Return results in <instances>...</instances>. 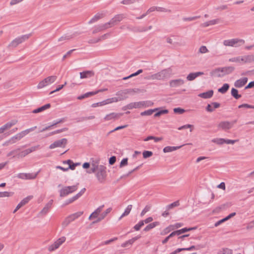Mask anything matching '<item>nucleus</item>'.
Masks as SVG:
<instances>
[{
    "label": "nucleus",
    "instance_id": "1",
    "mask_svg": "<svg viewBox=\"0 0 254 254\" xmlns=\"http://www.w3.org/2000/svg\"><path fill=\"white\" fill-rule=\"evenodd\" d=\"M172 74V69L169 67L151 75L150 79L153 80H164L169 78Z\"/></svg>",
    "mask_w": 254,
    "mask_h": 254
},
{
    "label": "nucleus",
    "instance_id": "2",
    "mask_svg": "<svg viewBox=\"0 0 254 254\" xmlns=\"http://www.w3.org/2000/svg\"><path fill=\"white\" fill-rule=\"evenodd\" d=\"M234 69V67L231 66L218 67L213 70L212 71V74L218 77H222L231 73Z\"/></svg>",
    "mask_w": 254,
    "mask_h": 254
},
{
    "label": "nucleus",
    "instance_id": "3",
    "mask_svg": "<svg viewBox=\"0 0 254 254\" xmlns=\"http://www.w3.org/2000/svg\"><path fill=\"white\" fill-rule=\"evenodd\" d=\"M31 34H29L16 37L8 44V48H15L17 47L19 44L28 40Z\"/></svg>",
    "mask_w": 254,
    "mask_h": 254
},
{
    "label": "nucleus",
    "instance_id": "4",
    "mask_svg": "<svg viewBox=\"0 0 254 254\" xmlns=\"http://www.w3.org/2000/svg\"><path fill=\"white\" fill-rule=\"evenodd\" d=\"M36 128H37V126H34L16 134L9 140L8 142L10 143H15L17 140H20L24 136L28 134L30 132L34 131Z\"/></svg>",
    "mask_w": 254,
    "mask_h": 254
},
{
    "label": "nucleus",
    "instance_id": "5",
    "mask_svg": "<svg viewBox=\"0 0 254 254\" xmlns=\"http://www.w3.org/2000/svg\"><path fill=\"white\" fill-rule=\"evenodd\" d=\"M57 79V76L56 75L49 76L41 80L37 85V87L38 89H42L53 83Z\"/></svg>",
    "mask_w": 254,
    "mask_h": 254
},
{
    "label": "nucleus",
    "instance_id": "6",
    "mask_svg": "<svg viewBox=\"0 0 254 254\" xmlns=\"http://www.w3.org/2000/svg\"><path fill=\"white\" fill-rule=\"evenodd\" d=\"M83 211H79L72 214L66 217L62 223V226L64 228L67 227L70 223L77 219L83 214Z\"/></svg>",
    "mask_w": 254,
    "mask_h": 254
},
{
    "label": "nucleus",
    "instance_id": "7",
    "mask_svg": "<svg viewBox=\"0 0 254 254\" xmlns=\"http://www.w3.org/2000/svg\"><path fill=\"white\" fill-rule=\"evenodd\" d=\"M245 41L243 39L235 38L230 40H225L223 41V44L225 46L237 47L245 44Z\"/></svg>",
    "mask_w": 254,
    "mask_h": 254
},
{
    "label": "nucleus",
    "instance_id": "8",
    "mask_svg": "<svg viewBox=\"0 0 254 254\" xmlns=\"http://www.w3.org/2000/svg\"><path fill=\"white\" fill-rule=\"evenodd\" d=\"M78 189L77 185L64 187L60 190V196L64 197L76 191Z\"/></svg>",
    "mask_w": 254,
    "mask_h": 254
},
{
    "label": "nucleus",
    "instance_id": "9",
    "mask_svg": "<svg viewBox=\"0 0 254 254\" xmlns=\"http://www.w3.org/2000/svg\"><path fill=\"white\" fill-rule=\"evenodd\" d=\"M96 176L100 183H103L106 177V167L103 165L99 166Z\"/></svg>",
    "mask_w": 254,
    "mask_h": 254
},
{
    "label": "nucleus",
    "instance_id": "10",
    "mask_svg": "<svg viewBox=\"0 0 254 254\" xmlns=\"http://www.w3.org/2000/svg\"><path fill=\"white\" fill-rule=\"evenodd\" d=\"M66 238L65 237H62L58 239L54 244L48 247V250L50 252L54 251L59 248L65 241Z\"/></svg>",
    "mask_w": 254,
    "mask_h": 254
},
{
    "label": "nucleus",
    "instance_id": "11",
    "mask_svg": "<svg viewBox=\"0 0 254 254\" xmlns=\"http://www.w3.org/2000/svg\"><path fill=\"white\" fill-rule=\"evenodd\" d=\"M237 120H234L231 122L223 121L221 122L218 125V127L223 130H228L231 128L234 124L237 123Z\"/></svg>",
    "mask_w": 254,
    "mask_h": 254
},
{
    "label": "nucleus",
    "instance_id": "12",
    "mask_svg": "<svg viewBox=\"0 0 254 254\" xmlns=\"http://www.w3.org/2000/svg\"><path fill=\"white\" fill-rule=\"evenodd\" d=\"M39 173V172H37V173H21L17 174V177L23 180H34L35 179L38 174Z\"/></svg>",
    "mask_w": 254,
    "mask_h": 254
},
{
    "label": "nucleus",
    "instance_id": "13",
    "mask_svg": "<svg viewBox=\"0 0 254 254\" xmlns=\"http://www.w3.org/2000/svg\"><path fill=\"white\" fill-rule=\"evenodd\" d=\"M67 142V140L66 138H62L60 140H56L54 143H52L49 146V148L51 149H54L56 147H64Z\"/></svg>",
    "mask_w": 254,
    "mask_h": 254
},
{
    "label": "nucleus",
    "instance_id": "14",
    "mask_svg": "<svg viewBox=\"0 0 254 254\" xmlns=\"http://www.w3.org/2000/svg\"><path fill=\"white\" fill-rule=\"evenodd\" d=\"M124 18H125L124 15L123 14L116 15L113 18H112L109 23L111 27H113L118 24L120 21H121Z\"/></svg>",
    "mask_w": 254,
    "mask_h": 254
},
{
    "label": "nucleus",
    "instance_id": "15",
    "mask_svg": "<svg viewBox=\"0 0 254 254\" xmlns=\"http://www.w3.org/2000/svg\"><path fill=\"white\" fill-rule=\"evenodd\" d=\"M18 123L17 120H12L11 121L7 122L5 125L0 127V134L2 133L5 130L11 128L13 126L16 125Z\"/></svg>",
    "mask_w": 254,
    "mask_h": 254
},
{
    "label": "nucleus",
    "instance_id": "16",
    "mask_svg": "<svg viewBox=\"0 0 254 254\" xmlns=\"http://www.w3.org/2000/svg\"><path fill=\"white\" fill-rule=\"evenodd\" d=\"M53 200L51 199L44 207V208L41 210V211L39 213L38 216H44L46 215L49 210H50L52 206L53 205Z\"/></svg>",
    "mask_w": 254,
    "mask_h": 254
},
{
    "label": "nucleus",
    "instance_id": "17",
    "mask_svg": "<svg viewBox=\"0 0 254 254\" xmlns=\"http://www.w3.org/2000/svg\"><path fill=\"white\" fill-rule=\"evenodd\" d=\"M123 113H111L107 115L104 118L105 121H109L112 120H117L119 119L122 115Z\"/></svg>",
    "mask_w": 254,
    "mask_h": 254
},
{
    "label": "nucleus",
    "instance_id": "18",
    "mask_svg": "<svg viewBox=\"0 0 254 254\" xmlns=\"http://www.w3.org/2000/svg\"><path fill=\"white\" fill-rule=\"evenodd\" d=\"M33 198L32 195H29L24 199H23L20 203L16 206L15 209L14 210L13 213H15L19 208L27 204L32 198Z\"/></svg>",
    "mask_w": 254,
    "mask_h": 254
},
{
    "label": "nucleus",
    "instance_id": "19",
    "mask_svg": "<svg viewBox=\"0 0 254 254\" xmlns=\"http://www.w3.org/2000/svg\"><path fill=\"white\" fill-rule=\"evenodd\" d=\"M247 77H243L235 81L234 86L236 88H241L243 87L248 82Z\"/></svg>",
    "mask_w": 254,
    "mask_h": 254
},
{
    "label": "nucleus",
    "instance_id": "20",
    "mask_svg": "<svg viewBox=\"0 0 254 254\" xmlns=\"http://www.w3.org/2000/svg\"><path fill=\"white\" fill-rule=\"evenodd\" d=\"M134 108H140L143 107L149 106L153 104V103L151 102H145V101H140L137 102H133Z\"/></svg>",
    "mask_w": 254,
    "mask_h": 254
},
{
    "label": "nucleus",
    "instance_id": "21",
    "mask_svg": "<svg viewBox=\"0 0 254 254\" xmlns=\"http://www.w3.org/2000/svg\"><path fill=\"white\" fill-rule=\"evenodd\" d=\"M170 86L172 87H176L184 83V81L182 79L172 80L170 81Z\"/></svg>",
    "mask_w": 254,
    "mask_h": 254
},
{
    "label": "nucleus",
    "instance_id": "22",
    "mask_svg": "<svg viewBox=\"0 0 254 254\" xmlns=\"http://www.w3.org/2000/svg\"><path fill=\"white\" fill-rule=\"evenodd\" d=\"M219 21L220 20L219 19L211 20L205 22H204L203 23H201L200 24V26L203 28L207 27L210 25H213L218 23L219 22Z\"/></svg>",
    "mask_w": 254,
    "mask_h": 254
},
{
    "label": "nucleus",
    "instance_id": "23",
    "mask_svg": "<svg viewBox=\"0 0 254 254\" xmlns=\"http://www.w3.org/2000/svg\"><path fill=\"white\" fill-rule=\"evenodd\" d=\"M94 73L92 70H87L80 73V77L81 79L87 78L94 76Z\"/></svg>",
    "mask_w": 254,
    "mask_h": 254
},
{
    "label": "nucleus",
    "instance_id": "24",
    "mask_svg": "<svg viewBox=\"0 0 254 254\" xmlns=\"http://www.w3.org/2000/svg\"><path fill=\"white\" fill-rule=\"evenodd\" d=\"M204 74L203 72L199 71L196 72L190 73L187 77V79L189 81L194 80L197 76L202 75Z\"/></svg>",
    "mask_w": 254,
    "mask_h": 254
},
{
    "label": "nucleus",
    "instance_id": "25",
    "mask_svg": "<svg viewBox=\"0 0 254 254\" xmlns=\"http://www.w3.org/2000/svg\"><path fill=\"white\" fill-rule=\"evenodd\" d=\"M112 210V208L111 207H110V208H108V209H107L103 213H102V214L101 215V216L100 217L98 218V219L96 221H93L92 223L94 224V223H98V222L101 221L102 219H103L106 216V215L108 213L111 212Z\"/></svg>",
    "mask_w": 254,
    "mask_h": 254
},
{
    "label": "nucleus",
    "instance_id": "26",
    "mask_svg": "<svg viewBox=\"0 0 254 254\" xmlns=\"http://www.w3.org/2000/svg\"><path fill=\"white\" fill-rule=\"evenodd\" d=\"M213 95V91L212 90H209L207 92L200 93L198 96L204 99L210 98Z\"/></svg>",
    "mask_w": 254,
    "mask_h": 254
},
{
    "label": "nucleus",
    "instance_id": "27",
    "mask_svg": "<svg viewBox=\"0 0 254 254\" xmlns=\"http://www.w3.org/2000/svg\"><path fill=\"white\" fill-rule=\"evenodd\" d=\"M183 226V224L181 223H177L175 224L174 225H170L169 226H168V227H167L165 229V231H166L165 233H167L169 232V231H170L171 230H173L175 229H178L179 228H180Z\"/></svg>",
    "mask_w": 254,
    "mask_h": 254
},
{
    "label": "nucleus",
    "instance_id": "28",
    "mask_svg": "<svg viewBox=\"0 0 254 254\" xmlns=\"http://www.w3.org/2000/svg\"><path fill=\"white\" fill-rule=\"evenodd\" d=\"M104 16V14L102 13H98L96 14H95L89 21V23H92L94 22H95L97 21L98 20L103 18Z\"/></svg>",
    "mask_w": 254,
    "mask_h": 254
},
{
    "label": "nucleus",
    "instance_id": "29",
    "mask_svg": "<svg viewBox=\"0 0 254 254\" xmlns=\"http://www.w3.org/2000/svg\"><path fill=\"white\" fill-rule=\"evenodd\" d=\"M50 107H51V104L48 103V104H47L41 107H39L36 109L32 111V113H34V114L40 113V112H41L46 110V109L50 108Z\"/></svg>",
    "mask_w": 254,
    "mask_h": 254
},
{
    "label": "nucleus",
    "instance_id": "30",
    "mask_svg": "<svg viewBox=\"0 0 254 254\" xmlns=\"http://www.w3.org/2000/svg\"><path fill=\"white\" fill-rule=\"evenodd\" d=\"M64 121V119H60L58 121H57V122H55L53 123V124L51 125L50 126L46 127H45L43 128L42 129L40 130L39 132H43V131H45L46 130H49L50 128H51L53 126H55V125H57V124H58L59 123H62Z\"/></svg>",
    "mask_w": 254,
    "mask_h": 254
},
{
    "label": "nucleus",
    "instance_id": "31",
    "mask_svg": "<svg viewBox=\"0 0 254 254\" xmlns=\"http://www.w3.org/2000/svg\"><path fill=\"white\" fill-rule=\"evenodd\" d=\"M183 146V145H181L179 146H166L164 148L163 152L164 153L172 152L180 148Z\"/></svg>",
    "mask_w": 254,
    "mask_h": 254
},
{
    "label": "nucleus",
    "instance_id": "32",
    "mask_svg": "<svg viewBox=\"0 0 254 254\" xmlns=\"http://www.w3.org/2000/svg\"><path fill=\"white\" fill-rule=\"evenodd\" d=\"M96 94H97V92H89L83 95L78 96L77 99L78 100H82L84 98H88L91 96L94 95Z\"/></svg>",
    "mask_w": 254,
    "mask_h": 254
},
{
    "label": "nucleus",
    "instance_id": "33",
    "mask_svg": "<svg viewBox=\"0 0 254 254\" xmlns=\"http://www.w3.org/2000/svg\"><path fill=\"white\" fill-rule=\"evenodd\" d=\"M132 208V205L131 204H129L127 205V206L126 207L124 212L122 214V215L120 217L119 220H120L123 217L128 215L130 212L131 211Z\"/></svg>",
    "mask_w": 254,
    "mask_h": 254
},
{
    "label": "nucleus",
    "instance_id": "34",
    "mask_svg": "<svg viewBox=\"0 0 254 254\" xmlns=\"http://www.w3.org/2000/svg\"><path fill=\"white\" fill-rule=\"evenodd\" d=\"M127 97H113L111 98H109L107 99L108 104L112 103L113 102H117L118 101H122L125 99H126Z\"/></svg>",
    "mask_w": 254,
    "mask_h": 254
},
{
    "label": "nucleus",
    "instance_id": "35",
    "mask_svg": "<svg viewBox=\"0 0 254 254\" xmlns=\"http://www.w3.org/2000/svg\"><path fill=\"white\" fill-rule=\"evenodd\" d=\"M159 224V222H154L152 223H150L148 225H147L143 229V230L145 232L149 231L151 229L154 228L156 226H158Z\"/></svg>",
    "mask_w": 254,
    "mask_h": 254
},
{
    "label": "nucleus",
    "instance_id": "36",
    "mask_svg": "<svg viewBox=\"0 0 254 254\" xmlns=\"http://www.w3.org/2000/svg\"><path fill=\"white\" fill-rule=\"evenodd\" d=\"M217 254H233V251L227 248H222L219 250Z\"/></svg>",
    "mask_w": 254,
    "mask_h": 254
},
{
    "label": "nucleus",
    "instance_id": "37",
    "mask_svg": "<svg viewBox=\"0 0 254 254\" xmlns=\"http://www.w3.org/2000/svg\"><path fill=\"white\" fill-rule=\"evenodd\" d=\"M243 63H253V55H248L242 56Z\"/></svg>",
    "mask_w": 254,
    "mask_h": 254
},
{
    "label": "nucleus",
    "instance_id": "38",
    "mask_svg": "<svg viewBox=\"0 0 254 254\" xmlns=\"http://www.w3.org/2000/svg\"><path fill=\"white\" fill-rule=\"evenodd\" d=\"M229 84L225 83L223 85L222 87L218 89V91L222 94H225L229 88Z\"/></svg>",
    "mask_w": 254,
    "mask_h": 254
},
{
    "label": "nucleus",
    "instance_id": "39",
    "mask_svg": "<svg viewBox=\"0 0 254 254\" xmlns=\"http://www.w3.org/2000/svg\"><path fill=\"white\" fill-rule=\"evenodd\" d=\"M231 95L236 99H240L242 96L241 94H238V90L234 88L231 89Z\"/></svg>",
    "mask_w": 254,
    "mask_h": 254
},
{
    "label": "nucleus",
    "instance_id": "40",
    "mask_svg": "<svg viewBox=\"0 0 254 254\" xmlns=\"http://www.w3.org/2000/svg\"><path fill=\"white\" fill-rule=\"evenodd\" d=\"M104 206V205L99 206L92 213V215L93 216V218H97L98 217L100 213L102 211Z\"/></svg>",
    "mask_w": 254,
    "mask_h": 254
},
{
    "label": "nucleus",
    "instance_id": "41",
    "mask_svg": "<svg viewBox=\"0 0 254 254\" xmlns=\"http://www.w3.org/2000/svg\"><path fill=\"white\" fill-rule=\"evenodd\" d=\"M158 109H149L146 111H145L144 112H142L140 113L141 116H150L151 115L153 112H154L155 111L157 110Z\"/></svg>",
    "mask_w": 254,
    "mask_h": 254
},
{
    "label": "nucleus",
    "instance_id": "42",
    "mask_svg": "<svg viewBox=\"0 0 254 254\" xmlns=\"http://www.w3.org/2000/svg\"><path fill=\"white\" fill-rule=\"evenodd\" d=\"M196 229V227H190V228H184L178 230V232L179 233V234L181 235L182 234L186 233L188 231H190L191 230H195Z\"/></svg>",
    "mask_w": 254,
    "mask_h": 254
},
{
    "label": "nucleus",
    "instance_id": "43",
    "mask_svg": "<svg viewBox=\"0 0 254 254\" xmlns=\"http://www.w3.org/2000/svg\"><path fill=\"white\" fill-rule=\"evenodd\" d=\"M211 141L217 144L222 145L224 143L225 139L221 138H214V139H212Z\"/></svg>",
    "mask_w": 254,
    "mask_h": 254
},
{
    "label": "nucleus",
    "instance_id": "44",
    "mask_svg": "<svg viewBox=\"0 0 254 254\" xmlns=\"http://www.w3.org/2000/svg\"><path fill=\"white\" fill-rule=\"evenodd\" d=\"M14 194L13 192L3 191L0 192V197H10Z\"/></svg>",
    "mask_w": 254,
    "mask_h": 254
},
{
    "label": "nucleus",
    "instance_id": "45",
    "mask_svg": "<svg viewBox=\"0 0 254 254\" xmlns=\"http://www.w3.org/2000/svg\"><path fill=\"white\" fill-rule=\"evenodd\" d=\"M180 205V202L179 200L176 201L166 206V209L167 210H170L173 208L174 207L178 206Z\"/></svg>",
    "mask_w": 254,
    "mask_h": 254
},
{
    "label": "nucleus",
    "instance_id": "46",
    "mask_svg": "<svg viewBox=\"0 0 254 254\" xmlns=\"http://www.w3.org/2000/svg\"><path fill=\"white\" fill-rule=\"evenodd\" d=\"M91 170L87 172L89 174L95 173L96 170H98L99 166L95 163L92 164Z\"/></svg>",
    "mask_w": 254,
    "mask_h": 254
},
{
    "label": "nucleus",
    "instance_id": "47",
    "mask_svg": "<svg viewBox=\"0 0 254 254\" xmlns=\"http://www.w3.org/2000/svg\"><path fill=\"white\" fill-rule=\"evenodd\" d=\"M229 61L231 62H236V63H243V58L242 56H239L237 57L229 59Z\"/></svg>",
    "mask_w": 254,
    "mask_h": 254
},
{
    "label": "nucleus",
    "instance_id": "48",
    "mask_svg": "<svg viewBox=\"0 0 254 254\" xmlns=\"http://www.w3.org/2000/svg\"><path fill=\"white\" fill-rule=\"evenodd\" d=\"M144 224L143 220H141L137 224L134 225L133 228L135 231H139L141 227L144 225Z\"/></svg>",
    "mask_w": 254,
    "mask_h": 254
},
{
    "label": "nucleus",
    "instance_id": "49",
    "mask_svg": "<svg viewBox=\"0 0 254 254\" xmlns=\"http://www.w3.org/2000/svg\"><path fill=\"white\" fill-rule=\"evenodd\" d=\"M200 17V16H191V17H184L183 18V20L184 21H193L194 20H196L198 18H199Z\"/></svg>",
    "mask_w": 254,
    "mask_h": 254
},
{
    "label": "nucleus",
    "instance_id": "50",
    "mask_svg": "<svg viewBox=\"0 0 254 254\" xmlns=\"http://www.w3.org/2000/svg\"><path fill=\"white\" fill-rule=\"evenodd\" d=\"M67 130V128H66V127H64V128H62L60 129H58V130H55L54 131L50 132L48 134V136H50V135H54L55 134L59 133L62 132L63 131H66Z\"/></svg>",
    "mask_w": 254,
    "mask_h": 254
},
{
    "label": "nucleus",
    "instance_id": "51",
    "mask_svg": "<svg viewBox=\"0 0 254 254\" xmlns=\"http://www.w3.org/2000/svg\"><path fill=\"white\" fill-rule=\"evenodd\" d=\"M208 52V50L205 46H201L199 48L198 53L199 54H205Z\"/></svg>",
    "mask_w": 254,
    "mask_h": 254
},
{
    "label": "nucleus",
    "instance_id": "52",
    "mask_svg": "<svg viewBox=\"0 0 254 254\" xmlns=\"http://www.w3.org/2000/svg\"><path fill=\"white\" fill-rule=\"evenodd\" d=\"M144 158H147L151 157L153 155V152L151 151H144L142 153Z\"/></svg>",
    "mask_w": 254,
    "mask_h": 254
},
{
    "label": "nucleus",
    "instance_id": "53",
    "mask_svg": "<svg viewBox=\"0 0 254 254\" xmlns=\"http://www.w3.org/2000/svg\"><path fill=\"white\" fill-rule=\"evenodd\" d=\"M151 208V206L150 205H147L145 206V207H144V208L142 210V211H141V213H140V216L141 217H142L144 215V214L147 212L148 211H149L150 210Z\"/></svg>",
    "mask_w": 254,
    "mask_h": 254
},
{
    "label": "nucleus",
    "instance_id": "54",
    "mask_svg": "<svg viewBox=\"0 0 254 254\" xmlns=\"http://www.w3.org/2000/svg\"><path fill=\"white\" fill-rule=\"evenodd\" d=\"M138 0H123L121 1V3L123 4L129 5L135 3Z\"/></svg>",
    "mask_w": 254,
    "mask_h": 254
},
{
    "label": "nucleus",
    "instance_id": "55",
    "mask_svg": "<svg viewBox=\"0 0 254 254\" xmlns=\"http://www.w3.org/2000/svg\"><path fill=\"white\" fill-rule=\"evenodd\" d=\"M85 189L83 188L79 192L77 193L76 195L73 196V198L75 200H77L78 198H79L85 192Z\"/></svg>",
    "mask_w": 254,
    "mask_h": 254
},
{
    "label": "nucleus",
    "instance_id": "56",
    "mask_svg": "<svg viewBox=\"0 0 254 254\" xmlns=\"http://www.w3.org/2000/svg\"><path fill=\"white\" fill-rule=\"evenodd\" d=\"M168 113V110H161V111H159L158 112H157V113H156L154 116L155 117H159L160 116V115H162V114H167Z\"/></svg>",
    "mask_w": 254,
    "mask_h": 254
},
{
    "label": "nucleus",
    "instance_id": "57",
    "mask_svg": "<svg viewBox=\"0 0 254 254\" xmlns=\"http://www.w3.org/2000/svg\"><path fill=\"white\" fill-rule=\"evenodd\" d=\"M156 11H160V12H169V13L172 12V11L171 9H166V8L162 7H158V6H157Z\"/></svg>",
    "mask_w": 254,
    "mask_h": 254
},
{
    "label": "nucleus",
    "instance_id": "58",
    "mask_svg": "<svg viewBox=\"0 0 254 254\" xmlns=\"http://www.w3.org/2000/svg\"><path fill=\"white\" fill-rule=\"evenodd\" d=\"M99 25L102 31L111 27L109 22L104 24H100Z\"/></svg>",
    "mask_w": 254,
    "mask_h": 254
},
{
    "label": "nucleus",
    "instance_id": "59",
    "mask_svg": "<svg viewBox=\"0 0 254 254\" xmlns=\"http://www.w3.org/2000/svg\"><path fill=\"white\" fill-rule=\"evenodd\" d=\"M30 153L28 149H27L25 150H23L19 153L18 154L19 156L20 157H23L26 156L27 155Z\"/></svg>",
    "mask_w": 254,
    "mask_h": 254
},
{
    "label": "nucleus",
    "instance_id": "60",
    "mask_svg": "<svg viewBox=\"0 0 254 254\" xmlns=\"http://www.w3.org/2000/svg\"><path fill=\"white\" fill-rule=\"evenodd\" d=\"M102 31V30H101V28L100 25H96V26H95L94 27V29H93V30L92 31V33L93 34H94L97 33H98L99 32H101Z\"/></svg>",
    "mask_w": 254,
    "mask_h": 254
},
{
    "label": "nucleus",
    "instance_id": "61",
    "mask_svg": "<svg viewBox=\"0 0 254 254\" xmlns=\"http://www.w3.org/2000/svg\"><path fill=\"white\" fill-rule=\"evenodd\" d=\"M239 108H251V109H254V106L250 105L248 104H243L238 106Z\"/></svg>",
    "mask_w": 254,
    "mask_h": 254
},
{
    "label": "nucleus",
    "instance_id": "62",
    "mask_svg": "<svg viewBox=\"0 0 254 254\" xmlns=\"http://www.w3.org/2000/svg\"><path fill=\"white\" fill-rule=\"evenodd\" d=\"M185 110L180 108H176L174 109V112L175 113H179L182 114L185 112Z\"/></svg>",
    "mask_w": 254,
    "mask_h": 254
},
{
    "label": "nucleus",
    "instance_id": "63",
    "mask_svg": "<svg viewBox=\"0 0 254 254\" xmlns=\"http://www.w3.org/2000/svg\"><path fill=\"white\" fill-rule=\"evenodd\" d=\"M127 165V158H124L121 162L120 167L122 168L124 166Z\"/></svg>",
    "mask_w": 254,
    "mask_h": 254
},
{
    "label": "nucleus",
    "instance_id": "64",
    "mask_svg": "<svg viewBox=\"0 0 254 254\" xmlns=\"http://www.w3.org/2000/svg\"><path fill=\"white\" fill-rule=\"evenodd\" d=\"M254 227V220L252 221L251 222L249 223L247 226L246 228L247 230H250V229H252Z\"/></svg>",
    "mask_w": 254,
    "mask_h": 254
}]
</instances>
